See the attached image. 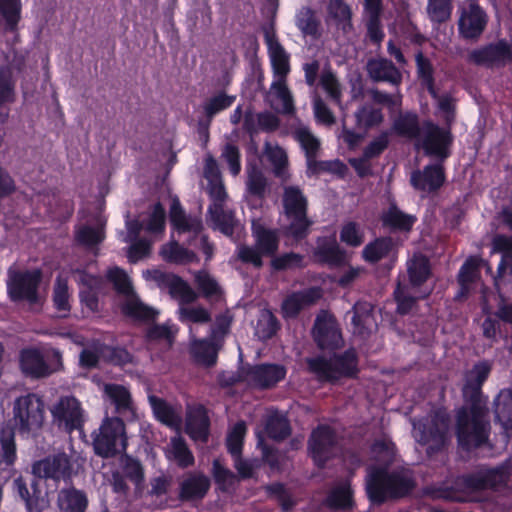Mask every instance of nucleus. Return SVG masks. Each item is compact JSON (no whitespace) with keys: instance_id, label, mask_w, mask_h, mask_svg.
Segmentation results:
<instances>
[{"instance_id":"40","label":"nucleus","mask_w":512,"mask_h":512,"mask_svg":"<svg viewBox=\"0 0 512 512\" xmlns=\"http://www.w3.org/2000/svg\"><path fill=\"white\" fill-rule=\"evenodd\" d=\"M178 319L190 327V334L193 335L192 324L207 323L211 319L210 312L201 306L181 304L178 308Z\"/></svg>"},{"instance_id":"39","label":"nucleus","mask_w":512,"mask_h":512,"mask_svg":"<svg viewBox=\"0 0 512 512\" xmlns=\"http://www.w3.org/2000/svg\"><path fill=\"white\" fill-rule=\"evenodd\" d=\"M316 255L322 262L338 265L344 261V252L339 248L334 237L318 241Z\"/></svg>"},{"instance_id":"23","label":"nucleus","mask_w":512,"mask_h":512,"mask_svg":"<svg viewBox=\"0 0 512 512\" xmlns=\"http://www.w3.org/2000/svg\"><path fill=\"white\" fill-rule=\"evenodd\" d=\"M185 431L195 442L207 441L209 434V418L203 406H188Z\"/></svg>"},{"instance_id":"24","label":"nucleus","mask_w":512,"mask_h":512,"mask_svg":"<svg viewBox=\"0 0 512 512\" xmlns=\"http://www.w3.org/2000/svg\"><path fill=\"white\" fill-rule=\"evenodd\" d=\"M77 281L83 307L90 313L97 312L99 310L98 293L102 288V280L86 272H78Z\"/></svg>"},{"instance_id":"48","label":"nucleus","mask_w":512,"mask_h":512,"mask_svg":"<svg viewBox=\"0 0 512 512\" xmlns=\"http://www.w3.org/2000/svg\"><path fill=\"white\" fill-rule=\"evenodd\" d=\"M58 505L63 512H84L87 507V499L80 491L63 490L59 494Z\"/></svg>"},{"instance_id":"18","label":"nucleus","mask_w":512,"mask_h":512,"mask_svg":"<svg viewBox=\"0 0 512 512\" xmlns=\"http://www.w3.org/2000/svg\"><path fill=\"white\" fill-rule=\"evenodd\" d=\"M61 356L53 352V362L47 363L45 355L37 348H28L21 352L20 365L24 373L33 377H44L60 367Z\"/></svg>"},{"instance_id":"45","label":"nucleus","mask_w":512,"mask_h":512,"mask_svg":"<svg viewBox=\"0 0 512 512\" xmlns=\"http://www.w3.org/2000/svg\"><path fill=\"white\" fill-rule=\"evenodd\" d=\"M394 243L389 238H380L369 243L362 251V256L365 261L375 263L379 260L393 255Z\"/></svg>"},{"instance_id":"49","label":"nucleus","mask_w":512,"mask_h":512,"mask_svg":"<svg viewBox=\"0 0 512 512\" xmlns=\"http://www.w3.org/2000/svg\"><path fill=\"white\" fill-rule=\"evenodd\" d=\"M20 0H0V26L14 30L20 20Z\"/></svg>"},{"instance_id":"60","label":"nucleus","mask_w":512,"mask_h":512,"mask_svg":"<svg viewBox=\"0 0 512 512\" xmlns=\"http://www.w3.org/2000/svg\"><path fill=\"white\" fill-rule=\"evenodd\" d=\"M53 300L55 307L57 310L61 312H68L70 309V293L67 285V280L63 279L61 276L57 278L55 287H54V294H53Z\"/></svg>"},{"instance_id":"6","label":"nucleus","mask_w":512,"mask_h":512,"mask_svg":"<svg viewBox=\"0 0 512 512\" xmlns=\"http://www.w3.org/2000/svg\"><path fill=\"white\" fill-rule=\"evenodd\" d=\"M407 267L410 280L409 286L399 284L395 290V298L398 303V311L402 314L410 311L414 304L415 298L425 297L429 294L428 290H425L420 294L412 291L414 288L425 282L428 278L430 274L428 260L422 255H415L411 260L408 261Z\"/></svg>"},{"instance_id":"37","label":"nucleus","mask_w":512,"mask_h":512,"mask_svg":"<svg viewBox=\"0 0 512 512\" xmlns=\"http://www.w3.org/2000/svg\"><path fill=\"white\" fill-rule=\"evenodd\" d=\"M295 25L304 38L316 40L321 36V23L308 7H302L295 15Z\"/></svg>"},{"instance_id":"52","label":"nucleus","mask_w":512,"mask_h":512,"mask_svg":"<svg viewBox=\"0 0 512 512\" xmlns=\"http://www.w3.org/2000/svg\"><path fill=\"white\" fill-rule=\"evenodd\" d=\"M15 458L14 432L11 429H3L0 432V467L13 464Z\"/></svg>"},{"instance_id":"57","label":"nucleus","mask_w":512,"mask_h":512,"mask_svg":"<svg viewBox=\"0 0 512 512\" xmlns=\"http://www.w3.org/2000/svg\"><path fill=\"white\" fill-rule=\"evenodd\" d=\"M233 321V315L230 311L219 314L211 328L210 336L214 341H218L223 345L224 338L229 334Z\"/></svg>"},{"instance_id":"9","label":"nucleus","mask_w":512,"mask_h":512,"mask_svg":"<svg viewBox=\"0 0 512 512\" xmlns=\"http://www.w3.org/2000/svg\"><path fill=\"white\" fill-rule=\"evenodd\" d=\"M95 452L102 457L122 453L126 449L123 421L118 417L105 418L93 439Z\"/></svg>"},{"instance_id":"32","label":"nucleus","mask_w":512,"mask_h":512,"mask_svg":"<svg viewBox=\"0 0 512 512\" xmlns=\"http://www.w3.org/2000/svg\"><path fill=\"white\" fill-rule=\"evenodd\" d=\"M286 370L276 364L259 365L250 369L248 380L259 387H269L283 379Z\"/></svg>"},{"instance_id":"44","label":"nucleus","mask_w":512,"mask_h":512,"mask_svg":"<svg viewBox=\"0 0 512 512\" xmlns=\"http://www.w3.org/2000/svg\"><path fill=\"white\" fill-rule=\"evenodd\" d=\"M495 414L506 432L512 429V391H500L495 399Z\"/></svg>"},{"instance_id":"38","label":"nucleus","mask_w":512,"mask_h":512,"mask_svg":"<svg viewBox=\"0 0 512 512\" xmlns=\"http://www.w3.org/2000/svg\"><path fill=\"white\" fill-rule=\"evenodd\" d=\"M352 323L354 333L364 335L376 327V320L372 314V306L366 302H359L353 307Z\"/></svg>"},{"instance_id":"2","label":"nucleus","mask_w":512,"mask_h":512,"mask_svg":"<svg viewBox=\"0 0 512 512\" xmlns=\"http://www.w3.org/2000/svg\"><path fill=\"white\" fill-rule=\"evenodd\" d=\"M371 454L376 464H379V467L371 465L368 468L366 490L371 501L382 502L387 497L403 496L411 490L413 484L408 472L388 474L385 470L395 455L394 445L389 439L377 440Z\"/></svg>"},{"instance_id":"36","label":"nucleus","mask_w":512,"mask_h":512,"mask_svg":"<svg viewBox=\"0 0 512 512\" xmlns=\"http://www.w3.org/2000/svg\"><path fill=\"white\" fill-rule=\"evenodd\" d=\"M368 73L375 81H386L397 85L401 82L400 71L386 59H374L368 62Z\"/></svg>"},{"instance_id":"27","label":"nucleus","mask_w":512,"mask_h":512,"mask_svg":"<svg viewBox=\"0 0 512 512\" xmlns=\"http://www.w3.org/2000/svg\"><path fill=\"white\" fill-rule=\"evenodd\" d=\"M444 182V173L440 165H429L423 171L411 175V183L415 189L422 192L437 190Z\"/></svg>"},{"instance_id":"25","label":"nucleus","mask_w":512,"mask_h":512,"mask_svg":"<svg viewBox=\"0 0 512 512\" xmlns=\"http://www.w3.org/2000/svg\"><path fill=\"white\" fill-rule=\"evenodd\" d=\"M265 42L274 72V79H286L290 71L289 55L271 31L265 33Z\"/></svg>"},{"instance_id":"28","label":"nucleus","mask_w":512,"mask_h":512,"mask_svg":"<svg viewBox=\"0 0 512 512\" xmlns=\"http://www.w3.org/2000/svg\"><path fill=\"white\" fill-rule=\"evenodd\" d=\"M322 296L319 288H309L288 296L283 304L282 311L285 317H294L300 310L314 304Z\"/></svg>"},{"instance_id":"55","label":"nucleus","mask_w":512,"mask_h":512,"mask_svg":"<svg viewBox=\"0 0 512 512\" xmlns=\"http://www.w3.org/2000/svg\"><path fill=\"white\" fill-rule=\"evenodd\" d=\"M290 432L288 421L283 414L272 413L266 424V433L270 438L280 440L288 436Z\"/></svg>"},{"instance_id":"22","label":"nucleus","mask_w":512,"mask_h":512,"mask_svg":"<svg viewBox=\"0 0 512 512\" xmlns=\"http://www.w3.org/2000/svg\"><path fill=\"white\" fill-rule=\"evenodd\" d=\"M508 472L502 466L495 469H482L465 480L469 492H477L487 488H497L506 483Z\"/></svg>"},{"instance_id":"53","label":"nucleus","mask_w":512,"mask_h":512,"mask_svg":"<svg viewBox=\"0 0 512 512\" xmlns=\"http://www.w3.org/2000/svg\"><path fill=\"white\" fill-rule=\"evenodd\" d=\"M103 226L104 222L99 218L94 226L85 225L80 227L76 232L77 240L87 246L101 242L104 239Z\"/></svg>"},{"instance_id":"33","label":"nucleus","mask_w":512,"mask_h":512,"mask_svg":"<svg viewBox=\"0 0 512 512\" xmlns=\"http://www.w3.org/2000/svg\"><path fill=\"white\" fill-rule=\"evenodd\" d=\"M105 400L111 402L117 412H134V404L131 393L126 386L108 383L102 387Z\"/></svg>"},{"instance_id":"64","label":"nucleus","mask_w":512,"mask_h":512,"mask_svg":"<svg viewBox=\"0 0 512 512\" xmlns=\"http://www.w3.org/2000/svg\"><path fill=\"white\" fill-rule=\"evenodd\" d=\"M195 282L204 296L212 298L220 293L218 283L207 272L200 271L195 275Z\"/></svg>"},{"instance_id":"21","label":"nucleus","mask_w":512,"mask_h":512,"mask_svg":"<svg viewBox=\"0 0 512 512\" xmlns=\"http://www.w3.org/2000/svg\"><path fill=\"white\" fill-rule=\"evenodd\" d=\"M314 338L321 349L332 350L342 344V337L333 316L322 313L315 322Z\"/></svg>"},{"instance_id":"15","label":"nucleus","mask_w":512,"mask_h":512,"mask_svg":"<svg viewBox=\"0 0 512 512\" xmlns=\"http://www.w3.org/2000/svg\"><path fill=\"white\" fill-rule=\"evenodd\" d=\"M469 58L477 65L503 67L512 63V43L501 39L471 51Z\"/></svg>"},{"instance_id":"7","label":"nucleus","mask_w":512,"mask_h":512,"mask_svg":"<svg viewBox=\"0 0 512 512\" xmlns=\"http://www.w3.org/2000/svg\"><path fill=\"white\" fill-rule=\"evenodd\" d=\"M44 418V402L38 395L27 394L15 400L13 419L20 433L27 435L37 433L43 426Z\"/></svg>"},{"instance_id":"46","label":"nucleus","mask_w":512,"mask_h":512,"mask_svg":"<svg viewBox=\"0 0 512 512\" xmlns=\"http://www.w3.org/2000/svg\"><path fill=\"white\" fill-rule=\"evenodd\" d=\"M271 91L275 96L273 100L275 109L282 113H292L294 110L293 99L286 86V79H274Z\"/></svg>"},{"instance_id":"42","label":"nucleus","mask_w":512,"mask_h":512,"mask_svg":"<svg viewBox=\"0 0 512 512\" xmlns=\"http://www.w3.org/2000/svg\"><path fill=\"white\" fill-rule=\"evenodd\" d=\"M160 255L165 261L175 264H187L197 259L194 252L184 248L177 241H170L163 245Z\"/></svg>"},{"instance_id":"58","label":"nucleus","mask_w":512,"mask_h":512,"mask_svg":"<svg viewBox=\"0 0 512 512\" xmlns=\"http://www.w3.org/2000/svg\"><path fill=\"white\" fill-rule=\"evenodd\" d=\"M355 117L357 125L360 128H369L378 125L383 119L380 110L368 104L362 106L355 113Z\"/></svg>"},{"instance_id":"56","label":"nucleus","mask_w":512,"mask_h":512,"mask_svg":"<svg viewBox=\"0 0 512 512\" xmlns=\"http://www.w3.org/2000/svg\"><path fill=\"white\" fill-rule=\"evenodd\" d=\"M394 128L400 135L411 139H418L421 133V128L418 127L417 116L415 114H405L400 116L396 120Z\"/></svg>"},{"instance_id":"30","label":"nucleus","mask_w":512,"mask_h":512,"mask_svg":"<svg viewBox=\"0 0 512 512\" xmlns=\"http://www.w3.org/2000/svg\"><path fill=\"white\" fill-rule=\"evenodd\" d=\"M170 221L178 233H191L197 235L200 233L202 224L198 217L187 216L182 210L179 200L173 198L170 205Z\"/></svg>"},{"instance_id":"5","label":"nucleus","mask_w":512,"mask_h":512,"mask_svg":"<svg viewBox=\"0 0 512 512\" xmlns=\"http://www.w3.org/2000/svg\"><path fill=\"white\" fill-rule=\"evenodd\" d=\"M412 426L413 438L426 447L428 454L443 448L449 439V420L445 410L413 420Z\"/></svg>"},{"instance_id":"50","label":"nucleus","mask_w":512,"mask_h":512,"mask_svg":"<svg viewBox=\"0 0 512 512\" xmlns=\"http://www.w3.org/2000/svg\"><path fill=\"white\" fill-rule=\"evenodd\" d=\"M13 486L25 502L29 511L35 510L39 512L48 506V500L45 497H42L39 492L34 491L33 496H30L22 478H16L13 482Z\"/></svg>"},{"instance_id":"3","label":"nucleus","mask_w":512,"mask_h":512,"mask_svg":"<svg viewBox=\"0 0 512 512\" xmlns=\"http://www.w3.org/2000/svg\"><path fill=\"white\" fill-rule=\"evenodd\" d=\"M492 251L501 253V261L494 277L499 302L498 316L512 322V239L498 235L493 239Z\"/></svg>"},{"instance_id":"11","label":"nucleus","mask_w":512,"mask_h":512,"mask_svg":"<svg viewBox=\"0 0 512 512\" xmlns=\"http://www.w3.org/2000/svg\"><path fill=\"white\" fill-rule=\"evenodd\" d=\"M285 216L289 221L286 228L288 235L295 239L302 238L310 225L306 217V199L296 187H286L283 196Z\"/></svg>"},{"instance_id":"51","label":"nucleus","mask_w":512,"mask_h":512,"mask_svg":"<svg viewBox=\"0 0 512 512\" xmlns=\"http://www.w3.org/2000/svg\"><path fill=\"white\" fill-rule=\"evenodd\" d=\"M326 502L332 508H348L352 505V492L347 481L336 485L328 495Z\"/></svg>"},{"instance_id":"41","label":"nucleus","mask_w":512,"mask_h":512,"mask_svg":"<svg viewBox=\"0 0 512 512\" xmlns=\"http://www.w3.org/2000/svg\"><path fill=\"white\" fill-rule=\"evenodd\" d=\"M210 486L209 479L201 474L190 475L181 485V497L184 499L202 498Z\"/></svg>"},{"instance_id":"61","label":"nucleus","mask_w":512,"mask_h":512,"mask_svg":"<svg viewBox=\"0 0 512 512\" xmlns=\"http://www.w3.org/2000/svg\"><path fill=\"white\" fill-rule=\"evenodd\" d=\"M340 239L349 246L357 247L363 243L364 233L355 222H347L342 226Z\"/></svg>"},{"instance_id":"43","label":"nucleus","mask_w":512,"mask_h":512,"mask_svg":"<svg viewBox=\"0 0 512 512\" xmlns=\"http://www.w3.org/2000/svg\"><path fill=\"white\" fill-rule=\"evenodd\" d=\"M265 155L273 166L274 174L282 179L288 177V157L286 151L273 143H266Z\"/></svg>"},{"instance_id":"34","label":"nucleus","mask_w":512,"mask_h":512,"mask_svg":"<svg viewBox=\"0 0 512 512\" xmlns=\"http://www.w3.org/2000/svg\"><path fill=\"white\" fill-rule=\"evenodd\" d=\"M255 244L264 256H272L278 249L279 237L275 230L267 229L259 220L252 222Z\"/></svg>"},{"instance_id":"26","label":"nucleus","mask_w":512,"mask_h":512,"mask_svg":"<svg viewBox=\"0 0 512 512\" xmlns=\"http://www.w3.org/2000/svg\"><path fill=\"white\" fill-rule=\"evenodd\" d=\"M32 470L37 477L58 480L66 476L69 460L65 454H58L36 462Z\"/></svg>"},{"instance_id":"12","label":"nucleus","mask_w":512,"mask_h":512,"mask_svg":"<svg viewBox=\"0 0 512 512\" xmlns=\"http://www.w3.org/2000/svg\"><path fill=\"white\" fill-rule=\"evenodd\" d=\"M308 364L311 372L320 380L333 381L356 371V354L354 350H349L342 357L335 356L330 360L314 358L308 360Z\"/></svg>"},{"instance_id":"20","label":"nucleus","mask_w":512,"mask_h":512,"mask_svg":"<svg viewBox=\"0 0 512 512\" xmlns=\"http://www.w3.org/2000/svg\"><path fill=\"white\" fill-rule=\"evenodd\" d=\"M335 450V435L329 427L319 426L313 431L309 441V451L318 466L323 465L334 454Z\"/></svg>"},{"instance_id":"14","label":"nucleus","mask_w":512,"mask_h":512,"mask_svg":"<svg viewBox=\"0 0 512 512\" xmlns=\"http://www.w3.org/2000/svg\"><path fill=\"white\" fill-rule=\"evenodd\" d=\"M452 136L448 128H440L432 122H425L417 139L425 153L439 159H445L450 154Z\"/></svg>"},{"instance_id":"31","label":"nucleus","mask_w":512,"mask_h":512,"mask_svg":"<svg viewBox=\"0 0 512 512\" xmlns=\"http://www.w3.org/2000/svg\"><path fill=\"white\" fill-rule=\"evenodd\" d=\"M148 400L155 417L161 423L179 432L182 422L181 411L176 407L168 405L165 401L154 395H149Z\"/></svg>"},{"instance_id":"59","label":"nucleus","mask_w":512,"mask_h":512,"mask_svg":"<svg viewBox=\"0 0 512 512\" xmlns=\"http://www.w3.org/2000/svg\"><path fill=\"white\" fill-rule=\"evenodd\" d=\"M245 433L246 425L243 421L236 423L229 431L227 436V447L233 457L240 456Z\"/></svg>"},{"instance_id":"17","label":"nucleus","mask_w":512,"mask_h":512,"mask_svg":"<svg viewBox=\"0 0 512 512\" xmlns=\"http://www.w3.org/2000/svg\"><path fill=\"white\" fill-rule=\"evenodd\" d=\"M50 412L53 421L64 430L70 432L78 429L84 420V412L80 402L73 396L61 397L52 407Z\"/></svg>"},{"instance_id":"62","label":"nucleus","mask_w":512,"mask_h":512,"mask_svg":"<svg viewBox=\"0 0 512 512\" xmlns=\"http://www.w3.org/2000/svg\"><path fill=\"white\" fill-rule=\"evenodd\" d=\"M13 67L0 70V104L14 100V82L12 80Z\"/></svg>"},{"instance_id":"35","label":"nucleus","mask_w":512,"mask_h":512,"mask_svg":"<svg viewBox=\"0 0 512 512\" xmlns=\"http://www.w3.org/2000/svg\"><path fill=\"white\" fill-rule=\"evenodd\" d=\"M221 347L222 344L212 340L210 336L208 340L193 339L190 345V352L198 363L211 366L215 364L217 353Z\"/></svg>"},{"instance_id":"16","label":"nucleus","mask_w":512,"mask_h":512,"mask_svg":"<svg viewBox=\"0 0 512 512\" xmlns=\"http://www.w3.org/2000/svg\"><path fill=\"white\" fill-rule=\"evenodd\" d=\"M295 140L301 145L302 149L305 151L307 158V167L308 171L314 173L317 169L330 170L332 166L333 170L341 173L345 166L339 162H320L317 163L315 160L316 153L319 149L320 143L319 140L310 132V130L304 126L303 124H298L291 131Z\"/></svg>"},{"instance_id":"8","label":"nucleus","mask_w":512,"mask_h":512,"mask_svg":"<svg viewBox=\"0 0 512 512\" xmlns=\"http://www.w3.org/2000/svg\"><path fill=\"white\" fill-rule=\"evenodd\" d=\"M107 278L113 283L115 289L125 296L123 312L136 319L149 321L154 319L158 312L151 307L144 305L134 294L131 281L128 275L118 267L108 270Z\"/></svg>"},{"instance_id":"47","label":"nucleus","mask_w":512,"mask_h":512,"mask_svg":"<svg viewBox=\"0 0 512 512\" xmlns=\"http://www.w3.org/2000/svg\"><path fill=\"white\" fill-rule=\"evenodd\" d=\"M170 460H174L181 467H188L194 463V457L188 449L185 441L180 437H173L166 450Z\"/></svg>"},{"instance_id":"13","label":"nucleus","mask_w":512,"mask_h":512,"mask_svg":"<svg viewBox=\"0 0 512 512\" xmlns=\"http://www.w3.org/2000/svg\"><path fill=\"white\" fill-rule=\"evenodd\" d=\"M458 30L462 38L477 40L488 23V15L473 0H465L459 6Z\"/></svg>"},{"instance_id":"29","label":"nucleus","mask_w":512,"mask_h":512,"mask_svg":"<svg viewBox=\"0 0 512 512\" xmlns=\"http://www.w3.org/2000/svg\"><path fill=\"white\" fill-rule=\"evenodd\" d=\"M483 260L479 257H470L462 265L459 274L458 282L460 285V292L458 298L465 297L476 287L480 285L479 267Z\"/></svg>"},{"instance_id":"63","label":"nucleus","mask_w":512,"mask_h":512,"mask_svg":"<svg viewBox=\"0 0 512 512\" xmlns=\"http://www.w3.org/2000/svg\"><path fill=\"white\" fill-rule=\"evenodd\" d=\"M330 15L338 22L343 30L351 27V10L350 8L339 0H333L329 6Z\"/></svg>"},{"instance_id":"19","label":"nucleus","mask_w":512,"mask_h":512,"mask_svg":"<svg viewBox=\"0 0 512 512\" xmlns=\"http://www.w3.org/2000/svg\"><path fill=\"white\" fill-rule=\"evenodd\" d=\"M144 277L155 280L159 285L168 288L171 296L181 304L192 303L196 300V292L181 278L173 274H167L160 270H151L144 272Z\"/></svg>"},{"instance_id":"54","label":"nucleus","mask_w":512,"mask_h":512,"mask_svg":"<svg viewBox=\"0 0 512 512\" xmlns=\"http://www.w3.org/2000/svg\"><path fill=\"white\" fill-rule=\"evenodd\" d=\"M383 222L385 225L395 229L409 230L415 222V217L404 214L397 207L391 206L383 215Z\"/></svg>"},{"instance_id":"1","label":"nucleus","mask_w":512,"mask_h":512,"mask_svg":"<svg viewBox=\"0 0 512 512\" xmlns=\"http://www.w3.org/2000/svg\"><path fill=\"white\" fill-rule=\"evenodd\" d=\"M491 371L488 362H480L466 376L463 388L465 398H470V405L459 410L457 414V438L464 449L476 448L488 438V422L481 402L480 388Z\"/></svg>"},{"instance_id":"10","label":"nucleus","mask_w":512,"mask_h":512,"mask_svg":"<svg viewBox=\"0 0 512 512\" xmlns=\"http://www.w3.org/2000/svg\"><path fill=\"white\" fill-rule=\"evenodd\" d=\"M41 273L38 269L27 270L12 266L8 270L7 289L12 300H25L30 304L39 302L38 284Z\"/></svg>"},{"instance_id":"4","label":"nucleus","mask_w":512,"mask_h":512,"mask_svg":"<svg viewBox=\"0 0 512 512\" xmlns=\"http://www.w3.org/2000/svg\"><path fill=\"white\" fill-rule=\"evenodd\" d=\"M204 178L207 181L206 190L213 200V206L209 209L212 221L217 229L230 236L234 232L236 223L233 215L222 209V202L226 199L227 194L217 162L212 156L205 158Z\"/></svg>"}]
</instances>
